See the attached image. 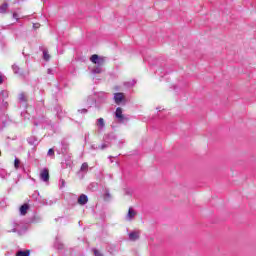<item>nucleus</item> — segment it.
<instances>
[{
  "mask_svg": "<svg viewBox=\"0 0 256 256\" xmlns=\"http://www.w3.org/2000/svg\"><path fill=\"white\" fill-rule=\"evenodd\" d=\"M1 95L4 97V99H7V97H9V92L7 90H3Z\"/></svg>",
  "mask_w": 256,
  "mask_h": 256,
  "instance_id": "23",
  "label": "nucleus"
},
{
  "mask_svg": "<svg viewBox=\"0 0 256 256\" xmlns=\"http://www.w3.org/2000/svg\"><path fill=\"white\" fill-rule=\"evenodd\" d=\"M43 59L44 61H49V59H51V56L49 55V52H47V50L43 51Z\"/></svg>",
  "mask_w": 256,
  "mask_h": 256,
  "instance_id": "18",
  "label": "nucleus"
},
{
  "mask_svg": "<svg viewBox=\"0 0 256 256\" xmlns=\"http://www.w3.org/2000/svg\"><path fill=\"white\" fill-rule=\"evenodd\" d=\"M95 98L93 96H89L87 99H86V105L88 107H91L92 105H95Z\"/></svg>",
  "mask_w": 256,
  "mask_h": 256,
  "instance_id": "10",
  "label": "nucleus"
},
{
  "mask_svg": "<svg viewBox=\"0 0 256 256\" xmlns=\"http://www.w3.org/2000/svg\"><path fill=\"white\" fill-rule=\"evenodd\" d=\"M0 177L1 179H8L9 173H7L5 170H0Z\"/></svg>",
  "mask_w": 256,
  "mask_h": 256,
  "instance_id": "17",
  "label": "nucleus"
},
{
  "mask_svg": "<svg viewBox=\"0 0 256 256\" xmlns=\"http://www.w3.org/2000/svg\"><path fill=\"white\" fill-rule=\"evenodd\" d=\"M33 27H34V29H39V27H41V25L39 23H35V24H33Z\"/></svg>",
  "mask_w": 256,
  "mask_h": 256,
  "instance_id": "27",
  "label": "nucleus"
},
{
  "mask_svg": "<svg viewBox=\"0 0 256 256\" xmlns=\"http://www.w3.org/2000/svg\"><path fill=\"white\" fill-rule=\"evenodd\" d=\"M68 150H69V143L62 142V153H67Z\"/></svg>",
  "mask_w": 256,
  "mask_h": 256,
  "instance_id": "15",
  "label": "nucleus"
},
{
  "mask_svg": "<svg viewBox=\"0 0 256 256\" xmlns=\"http://www.w3.org/2000/svg\"><path fill=\"white\" fill-rule=\"evenodd\" d=\"M47 73H48V75H53V70H52L51 68H49V69L47 70Z\"/></svg>",
  "mask_w": 256,
  "mask_h": 256,
  "instance_id": "29",
  "label": "nucleus"
},
{
  "mask_svg": "<svg viewBox=\"0 0 256 256\" xmlns=\"http://www.w3.org/2000/svg\"><path fill=\"white\" fill-rule=\"evenodd\" d=\"M123 99H125V95L121 92L114 94V101L116 105H121L123 103Z\"/></svg>",
  "mask_w": 256,
  "mask_h": 256,
  "instance_id": "5",
  "label": "nucleus"
},
{
  "mask_svg": "<svg viewBox=\"0 0 256 256\" xmlns=\"http://www.w3.org/2000/svg\"><path fill=\"white\" fill-rule=\"evenodd\" d=\"M136 216H137V211L133 208H129L125 219L126 221H133V219H135Z\"/></svg>",
  "mask_w": 256,
  "mask_h": 256,
  "instance_id": "4",
  "label": "nucleus"
},
{
  "mask_svg": "<svg viewBox=\"0 0 256 256\" xmlns=\"http://www.w3.org/2000/svg\"><path fill=\"white\" fill-rule=\"evenodd\" d=\"M88 201H89V198L85 194L80 195L78 198L79 205H87Z\"/></svg>",
  "mask_w": 256,
  "mask_h": 256,
  "instance_id": "8",
  "label": "nucleus"
},
{
  "mask_svg": "<svg viewBox=\"0 0 256 256\" xmlns=\"http://www.w3.org/2000/svg\"><path fill=\"white\" fill-rule=\"evenodd\" d=\"M49 157H53L55 158V150H53V148H50L48 150V154H47Z\"/></svg>",
  "mask_w": 256,
  "mask_h": 256,
  "instance_id": "22",
  "label": "nucleus"
},
{
  "mask_svg": "<svg viewBox=\"0 0 256 256\" xmlns=\"http://www.w3.org/2000/svg\"><path fill=\"white\" fill-rule=\"evenodd\" d=\"M40 179L44 183H49V169L44 168L40 172Z\"/></svg>",
  "mask_w": 256,
  "mask_h": 256,
  "instance_id": "3",
  "label": "nucleus"
},
{
  "mask_svg": "<svg viewBox=\"0 0 256 256\" xmlns=\"http://www.w3.org/2000/svg\"><path fill=\"white\" fill-rule=\"evenodd\" d=\"M34 125H36V126H37V125H39V124H38L37 122H35V123H34Z\"/></svg>",
  "mask_w": 256,
  "mask_h": 256,
  "instance_id": "34",
  "label": "nucleus"
},
{
  "mask_svg": "<svg viewBox=\"0 0 256 256\" xmlns=\"http://www.w3.org/2000/svg\"><path fill=\"white\" fill-rule=\"evenodd\" d=\"M29 210V205L27 204H23L21 207H20V214L21 215H27V211Z\"/></svg>",
  "mask_w": 256,
  "mask_h": 256,
  "instance_id": "11",
  "label": "nucleus"
},
{
  "mask_svg": "<svg viewBox=\"0 0 256 256\" xmlns=\"http://www.w3.org/2000/svg\"><path fill=\"white\" fill-rule=\"evenodd\" d=\"M141 235V231L137 230V231H132L128 234L129 240L130 241H137V239H139Z\"/></svg>",
  "mask_w": 256,
  "mask_h": 256,
  "instance_id": "6",
  "label": "nucleus"
},
{
  "mask_svg": "<svg viewBox=\"0 0 256 256\" xmlns=\"http://www.w3.org/2000/svg\"><path fill=\"white\" fill-rule=\"evenodd\" d=\"M98 97H102V99H107V94H105L104 92H100L98 93Z\"/></svg>",
  "mask_w": 256,
  "mask_h": 256,
  "instance_id": "24",
  "label": "nucleus"
},
{
  "mask_svg": "<svg viewBox=\"0 0 256 256\" xmlns=\"http://www.w3.org/2000/svg\"><path fill=\"white\" fill-rule=\"evenodd\" d=\"M87 169H89V164H87V162H84V163L81 165L80 170H81V171H87Z\"/></svg>",
  "mask_w": 256,
  "mask_h": 256,
  "instance_id": "20",
  "label": "nucleus"
},
{
  "mask_svg": "<svg viewBox=\"0 0 256 256\" xmlns=\"http://www.w3.org/2000/svg\"><path fill=\"white\" fill-rule=\"evenodd\" d=\"M94 255L95 256H103V254H101V252H99V250L94 249Z\"/></svg>",
  "mask_w": 256,
  "mask_h": 256,
  "instance_id": "25",
  "label": "nucleus"
},
{
  "mask_svg": "<svg viewBox=\"0 0 256 256\" xmlns=\"http://www.w3.org/2000/svg\"><path fill=\"white\" fill-rule=\"evenodd\" d=\"M55 247L58 249H63V244H55Z\"/></svg>",
  "mask_w": 256,
  "mask_h": 256,
  "instance_id": "28",
  "label": "nucleus"
},
{
  "mask_svg": "<svg viewBox=\"0 0 256 256\" xmlns=\"http://www.w3.org/2000/svg\"><path fill=\"white\" fill-rule=\"evenodd\" d=\"M13 72L15 73V75H21V68H19V66L17 65H13L12 66Z\"/></svg>",
  "mask_w": 256,
  "mask_h": 256,
  "instance_id": "12",
  "label": "nucleus"
},
{
  "mask_svg": "<svg viewBox=\"0 0 256 256\" xmlns=\"http://www.w3.org/2000/svg\"><path fill=\"white\" fill-rule=\"evenodd\" d=\"M90 61L91 63H94V65H97V66L105 65V57L99 56L97 54H93L90 57Z\"/></svg>",
  "mask_w": 256,
  "mask_h": 256,
  "instance_id": "1",
  "label": "nucleus"
},
{
  "mask_svg": "<svg viewBox=\"0 0 256 256\" xmlns=\"http://www.w3.org/2000/svg\"><path fill=\"white\" fill-rule=\"evenodd\" d=\"M30 255V252L29 250H26V251H19L17 252L16 256H29Z\"/></svg>",
  "mask_w": 256,
  "mask_h": 256,
  "instance_id": "19",
  "label": "nucleus"
},
{
  "mask_svg": "<svg viewBox=\"0 0 256 256\" xmlns=\"http://www.w3.org/2000/svg\"><path fill=\"white\" fill-rule=\"evenodd\" d=\"M7 7H9V4L4 3L0 6V13H7Z\"/></svg>",
  "mask_w": 256,
  "mask_h": 256,
  "instance_id": "16",
  "label": "nucleus"
},
{
  "mask_svg": "<svg viewBox=\"0 0 256 256\" xmlns=\"http://www.w3.org/2000/svg\"><path fill=\"white\" fill-rule=\"evenodd\" d=\"M115 117L118 119L119 123H125V121H129V118L123 115V109L121 107L116 108Z\"/></svg>",
  "mask_w": 256,
  "mask_h": 256,
  "instance_id": "2",
  "label": "nucleus"
},
{
  "mask_svg": "<svg viewBox=\"0 0 256 256\" xmlns=\"http://www.w3.org/2000/svg\"><path fill=\"white\" fill-rule=\"evenodd\" d=\"M21 115H22V116H24V115H25V113H22Z\"/></svg>",
  "mask_w": 256,
  "mask_h": 256,
  "instance_id": "35",
  "label": "nucleus"
},
{
  "mask_svg": "<svg viewBox=\"0 0 256 256\" xmlns=\"http://www.w3.org/2000/svg\"><path fill=\"white\" fill-rule=\"evenodd\" d=\"M13 19H16V21H19V15L17 13H13Z\"/></svg>",
  "mask_w": 256,
  "mask_h": 256,
  "instance_id": "26",
  "label": "nucleus"
},
{
  "mask_svg": "<svg viewBox=\"0 0 256 256\" xmlns=\"http://www.w3.org/2000/svg\"><path fill=\"white\" fill-rule=\"evenodd\" d=\"M105 147H107V146L101 145V146H100V149H105Z\"/></svg>",
  "mask_w": 256,
  "mask_h": 256,
  "instance_id": "33",
  "label": "nucleus"
},
{
  "mask_svg": "<svg viewBox=\"0 0 256 256\" xmlns=\"http://www.w3.org/2000/svg\"><path fill=\"white\" fill-rule=\"evenodd\" d=\"M79 113H87V109L78 110Z\"/></svg>",
  "mask_w": 256,
  "mask_h": 256,
  "instance_id": "30",
  "label": "nucleus"
},
{
  "mask_svg": "<svg viewBox=\"0 0 256 256\" xmlns=\"http://www.w3.org/2000/svg\"><path fill=\"white\" fill-rule=\"evenodd\" d=\"M105 69H103V66H95L94 68L91 69L92 75H101Z\"/></svg>",
  "mask_w": 256,
  "mask_h": 256,
  "instance_id": "7",
  "label": "nucleus"
},
{
  "mask_svg": "<svg viewBox=\"0 0 256 256\" xmlns=\"http://www.w3.org/2000/svg\"><path fill=\"white\" fill-rule=\"evenodd\" d=\"M18 99L20 103H25L27 101V96H25V93H20Z\"/></svg>",
  "mask_w": 256,
  "mask_h": 256,
  "instance_id": "14",
  "label": "nucleus"
},
{
  "mask_svg": "<svg viewBox=\"0 0 256 256\" xmlns=\"http://www.w3.org/2000/svg\"><path fill=\"white\" fill-rule=\"evenodd\" d=\"M29 145H37L39 143V140H37L35 137L28 138Z\"/></svg>",
  "mask_w": 256,
  "mask_h": 256,
  "instance_id": "13",
  "label": "nucleus"
},
{
  "mask_svg": "<svg viewBox=\"0 0 256 256\" xmlns=\"http://www.w3.org/2000/svg\"><path fill=\"white\" fill-rule=\"evenodd\" d=\"M61 187H65V181L63 179L60 180Z\"/></svg>",
  "mask_w": 256,
  "mask_h": 256,
  "instance_id": "31",
  "label": "nucleus"
},
{
  "mask_svg": "<svg viewBox=\"0 0 256 256\" xmlns=\"http://www.w3.org/2000/svg\"><path fill=\"white\" fill-rule=\"evenodd\" d=\"M3 83V76L0 75V85Z\"/></svg>",
  "mask_w": 256,
  "mask_h": 256,
  "instance_id": "32",
  "label": "nucleus"
},
{
  "mask_svg": "<svg viewBox=\"0 0 256 256\" xmlns=\"http://www.w3.org/2000/svg\"><path fill=\"white\" fill-rule=\"evenodd\" d=\"M96 126L98 127L99 131H103V129H105V120L103 118L97 119Z\"/></svg>",
  "mask_w": 256,
  "mask_h": 256,
  "instance_id": "9",
  "label": "nucleus"
},
{
  "mask_svg": "<svg viewBox=\"0 0 256 256\" xmlns=\"http://www.w3.org/2000/svg\"><path fill=\"white\" fill-rule=\"evenodd\" d=\"M19 165H21V161L18 158H15L14 160L15 169H19Z\"/></svg>",
  "mask_w": 256,
  "mask_h": 256,
  "instance_id": "21",
  "label": "nucleus"
}]
</instances>
